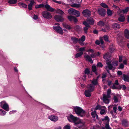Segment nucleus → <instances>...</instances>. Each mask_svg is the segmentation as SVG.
<instances>
[{"mask_svg":"<svg viewBox=\"0 0 129 129\" xmlns=\"http://www.w3.org/2000/svg\"><path fill=\"white\" fill-rule=\"evenodd\" d=\"M110 55L109 53H106L104 56V59L106 60V61L107 64L105 67V68L108 73H109V70H114L116 68L115 67L118 66V61H115L111 63V60L109 59Z\"/></svg>","mask_w":129,"mask_h":129,"instance_id":"nucleus-1","label":"nucleus"},{"mask_svg":"<svg viewBox=\"0 0 129 129\" xmlns=\"http://www.w3.org/2000/svg\"><path fill=\"white\" fill-rule=\"evenodd\" d=\"M68 119L70 122H73L74 125L79 128L82 127L85 123V122L82 120L79 119L72 115H70L69 117L68 118Z\"/></svg>","mask_w":129,"mask_h":129,"instance_id":"nucleus-2","label":"nucleus"},{"mask_svg":"<svg viewBox=\"0 0 129 129\" xmlns=\"http://www.w3.org/2000/svg\"><path fill=\"white\" fill-rule=\"evenodd\" d=\"M74 109L76 113L78 116L83 117L85 115V112L81 108L76 106L74 107Z\"/></svg>","mask_w":129,"mask_h":129,"instance_id":"nucleus-3","label":"nucleus"},{"mask_svg":"<svg viewBox=\"0 0 129 129\" xmlns=\"http://www.w3.org/2000/svg\"><path fill=\"white\" fill-rule=\"evenodd\" d=\"M111 90L110 89H108L107 91V95L103 94V100L104 102L106 104H108L109 102V99L110 97V93Z\"/></svg>","mask_w":129,"mask_h":129,"instance_id":"nucleus-4","label":"nucleus"},{"mask_svg":"<svg viewBox=\"0 0 129 129\" xmlns=\"http://www.w3.org/2000/svg\"><path fill=\"white\" fill-rule=\"evenodd\" d=\"M1 106L2 108L6 111H9V105L5 101H3L1 102Z\"/></svg>","mask_w":129,"mask_h":129,"instance_id":"nucleus-5","label":"nucleus"},{"mask_svg":"<svg viewBox=\"0 0 129 129\" xmlns=\"http://www.w3.org/2000/svg\"><path fill=\"white\" fill-rule=\"evenodd\" d=\"M42 14L44 18L48 19H50L52 17L51 14L47 11L43 12Z\"/></svg>","mask_w":129,"mask_h":129,"instance_id":"nucleus-6","label":"nucleus"},{"mask_svg":"<svg viewBox=\"0 0 129 129\" xmlns=\"http://www.w3.org/2000/svg\"><path fill=\"white\" fill-rule=\"evenodd\" d=\"M54 29L57 33L62 35L63 33V31L62 28L59 26H57L53 27Z\"/></svg>","mask_w":129,"mask_h":129,"instance_id":"nucleus-7","label":"nucleus"},{"mask_svg":"<svg viewBox=\"0 0 129 129\" xmlns=\"http://www.w3.org/2000/svg\"><path fill=\"white\" fill-rule=\"evenodd\" d=\"M98 12L101 16H104L105 15L106 11L103 8H100L98 10Z\"/></svg>","mask_w":129,"mask_h":129,"instance_id":"nucleus-8","label":"nucleus"},{"mask_svg":"<svg viewBox=\"0 0 129 129\" xmlns=\"http://www.w3.org/2000/svg\"><path fill=\"white\" fill-rule=\"evenodd\" d=\"M82 13L83 15L85 17H88L91 15L90 11L87 9H86L83 11Z\"/></svg>","mask_w":129,"mask_h":129,"instance_id":"nucleus-9","label":"nucleus"},{"mask_svg":"<svg viewBox=\"0 0 129 129\" xmlns=\"http://www.w3.org/2000/svg\"><path fill=\"white\" fill-rule=\"evenodd\" d=\"M48 118L52 121L56 122L58 119V117L55 115H51L48 117Z\"/></svg>","mask_w":129,"mask_h":129,"instance_id":"nucleus-10","label":"nucleus"},{"mask_svg":"<svg viewBox=\"0 0 129 129\" xmlns=\"http://www.w3.org/2000/svg\"><path fill=\"white\" fill-rule=\"evenodd\" d=\"M55 19L57 22H62L64 20V19L62 17L59 15H56L54 17Z\"/></svg>","mask_w":129,"mask_h":129,"instance_id":"nucleus-11","label":"nucleus"},{"mask_svg":"<svg viewBox=\"0 0 129 129\" xmlns=\"http://www.w3.org/2000/svg\"><path fill=\"white\" fill-rule=\"evenodd\" d=\"M122 125L125 127H127L129 126L128 122L126 119H123L122 121Z\"/></svg>","mask_w":129,"mask_h":129,"instance_id":"nucleus-12","label":"nucleus"},{"mask_svg":"<svg viewBox=\"0 0 129 129\" xmlns=\"http://www.w3.org/2000/svg\"><path fill=\"white\" fill-rule=\"evenodd\" d=\"M87 90L91 92L93 91L94 89V86L91 84H88L87 86Z\"/></svg>","mask_w":129,"mask_h":129,"instance_id":"nucleus-13","label":"nucleus"},{"mask_svg":"<svg viewBox=\"0 0 129 129\" xmlns=\"http://www.w3.org/2000/svg\"><path fill=\"white\" fill-rule=\"evenodd\" d=\"M44 7L47 10V11L53 12L54 11V9L51 7L49 5L46 4L44 5Z\"/></svg>","mask_w":129,"mask_h":129,"instance_id":"nucleus-14","label":"nucleus"},{"mask_svg":"<svg viewBox=\"0 0 129 129\" xmlns=\"http://www.w3.org/2000/svg\"><path fill=\"white\" fill-rule=\"evenodd\" d=\"M112 27L115 30L119 29L120 27V25L117 23H115L112 24Z\"/></svg>","mask_w":129,"mask_h":129,"instance_id":"nucleus-15","label":"nucleus"},{"mask_svg":"<svg viewBox=\"0 0 129 129\" xmlns=\"http://www.w3.org/2000/svg\"><path fill=\"white\" fill-rule=\"evenodd\" d=\"M30 3L28 5V8L29 10L32 9V7L33 5L36 4L35 2L33 0L30 1Z\"/></svg>","mask_w":129,"mask_h":129,"instance_id":"nucleus-16","label":"nucleus"},{"mask_svg":"<svg viewBox=\"0 0 129 129\" xmlns=\"http://www.w3.org/2000/svg\"><path fill=\"white\" fill-rule=\"evenodd\" d=\"M84 57L86 61L90 62L91 63H93L92 60L89 55H86L84 56Z\"/></svg>","mask_w":129,"mask_h":129,"instance_id":"nucleus-17","label":"nucleus"},{"mask_svg":"<svg viewBox=\"0 0 129 129\" xmlns=\"http://www.w3.org/2000/svg\"><path fill=\"white\" fill-rule=\"evenodd\" d=\"M87 22L90 24H94V21L93 19L91 17L87 18Z\"/></svg>","mask_w":129,"mask_h":129,"instance_id":"nucleus-18","label":"nucleus"},{"mask_svg":"<svg viewBox=\"0 0 129 129\" xmlns=\"http://www.w3.org/2000/svg\"><path fill=\"white\" fill-rule=\"evenodd\" d=\"M120 95L119 94H117L116 95L114 96V102L115 103H117L119 102V99Z\"/></svg>","mask_w":129,"mask_h":129,"instance_id":"nucleus-19","label":"nucleus"},{"mask_svg":"<svg viewBox=\"0 0 129 129\" xmlns=\"http://www.w3.org/2000/svg\"><path fill=\"white\" fill-rule=\"evenodd\" d=\"M124 36L126 38L129 39V31L127 29L125 30Z\"/></svg>","mask_w":129,"mask_h":129,"instance_id":"nucleus-20","label":"nucleus"},{"mask_svg":"<svg viewBox=\"0 0 129 129\" xmlns=\"http://www.w3.org/2000/svg\"><path fill=\"white\" fill-rule=\"evenodd\" d=\"M71 40L73 43L76 44L78 42L79 40H78V38H76L75 37H73L71 38Z\"/></svg>","mask_w":129,"mask_h":129,"instance_id":"nucleus-21","label":"nucleus"},{"mask_svg":"<svg viewBox=\"0 0 129 129\" xmlns=\"http://www.w3.org/2000/svg\"><path fill=\"white\" fill-rule=\"evenodd\" d=\"M123 79L126 82H129V76L123 74Z\"/></svg>","mask_w":129,"mask_h":129,"instance_id":"nucleus-22","label":"nucleus"},{"mask_svg":"<svg viewBox=\"0 0 129 129\" xmlns=\"http://www.w3.org/2000/svg\"><path fill=\"white\" fill-rule=\"evenodd\" d=\"M91 92V91H89L88 90H85L84 92L85 95L86 97H89L91 95L90 93Z\"/></svg>","mask_w":129,"mask_h":129,"instance_id":"nucleus-23","label":"nucleus"},{"mask_svg":"<svg viewBox=\"0 0 129 129\" xmlns=\"http://www.w3.org/2000/svg\"><path fill=\"white\" fill-rule=\"evenodd\" d=\"M102 108H103V109H101L100 111V114L101 115L103 114H105V112L106 111V107L104 106H103Z\"/></svg>","mask_w":129,"mask_h":129,"instance_id":"nucleus-24","label":"nucleus"},{"mask_svg":"<svg viewBox=\"0 0 129 129\" xmlns=\"http://www.w3.org/2000/svg\"><path fill=\"white\" fill-rule=\"evenodd\" d=\"M91 115L92 117L93 118L96 117L97 119H98V116L96 114V111H94L91 113Z\"/></svg>","mask_w":129,"mask_h":129,"instance_id":"nucleus-25","label":"nucleus"},{"mask_svg":"<svg viewBox=\"0 0 129 129\" xmlns=\"http://www.w3.org/2000/svg\"><path fill=\"white\" fill-rule=\"evenodd\" d=\"M91 83L94 86L95 85H98V80L96 79H93L91 81Z\"/></svg>","mask_w":129,"mask_h":129,"instance_id":"nucleus-26","label":"nucleus"},{"mask_svg":"<svg viewBox=\"0 0 129 129\" xmlns=\"http://www.w3.org/2000/svg\"><path fill=\"white\" fill-rule=\"evenodd\" d=\"M84 72L85 74H87L88 75V77H89L90 78V77H89V75L91 74H90V71L89 70L88 68H86L85 69Z\"/></svg>","mask_w":129,"mask_h":129,"instance_id":"nucleus-27","label":"nucleus"},{"mask_svg":"<svg viewBox=\"0 0 129 129\" xmlns=\"http://www.w3.org/2000/svg\"><path fill=\"white\" fill-rule=\"evenodd\" d=\"M62 25L63 26L69 30L71 29V27L69 25L65 23H63Z\"/></svg>","mask_w":129,"mask_h":129,"instance_id":"nucleus-28","label":"nucleus"},{"mask_svg":"<svg viewBox=\"0 0 129 129\" xmlns=\"http://www.w3.org/2000/svg\"><path fill=\"white\" fill-rule=\"evenodd\" d=\"M102 121H104L105 120L107 121L106 123H109V118L108 117V116H106L104 117V118H102Z\"/></svg>","mask_w":129,"mask_h":129,"instance_id":"nucleus-29","label":"nucleus"},{"mask_svg":"<svg viewBox=\"0 0 129 129\" xmlns=\"http://www.w3.org/2000/svg\"><path fill=\"white\" fill-rule=\"evenodd\" d=\"M73 15H75L76 17H78L80 16V14L79 11L75 10Z\"/></svg>","mask_w":129,"mask_h":129,"instance_id":"nucleus-30","label":"nucleus"},{"mask_svg":"<svg viewBox=\"0 0 129 129\" xmlns=\"http://www.w3.org/2000/svg\"><path fill=\"white\" fill-rule=\"evenodd\" d=\"M120 17L118 18L119 21L121 22H123L125 20L124 17L123 15L121 16L120 15Z\"/></svg>","mask_w":129,"mask_h":129,"instance_id":"nucleus-31","label":"nucleus"},{"mask_svg":"<svg viewBox=\"0 0 129 129\" xmlns=\"http://www.w3.org/2000/svg\"><path fill=\"white\" fill-rule=\"evenodd\" d=\"M75 10L73 8H71L69 9L68 10V12L70 14H72L73 15Z\"/></svg>","mask_w":129,"mask_h":129,"instance_id":"nucleus-32","label":"nucleus"},{"mask_svg":"<svg viewBox=\"0 0 129 129\" xmlns=\"http://www.w3.org/2000/svg\"><path fill=\"white\" fill-rule=\"evenodd\" d=\"M83 54L82 52H80L76 54L75 55V58H77L81 56Z\"/></svg>","mask_w":129,"mask_h":129,"instance_id":"nucleus-33","label":"nucleus"},{"mask_svg":"<svg viewBox=\"0 0 129 129\" xmlns=\"http://www.w3.org/2000/svg\"><path fill=\"white\" fill-rule=\"evenodd\" d=\"M6 113V112L1 109H0V115L1 116H4Z\"/></svg>","mask_w":129,"mask_h":129,"instance_id":"nucleus-34","label":"nucleus"},{"mask_svg":"<svg viewBox=\"0 0 129 129\" xmlns=\"http://www.w3.org/2000/svg\"><path fill=\"white\" fill-rule=\"evenodd\" d=\"M18 5L20 7H21L24 8H26L27 7V6L26 5L22 3H19Z\"/></svg>","mask_w":129,"mask_h":129,"instance_id":"nucleus-35","label":"nucleus"},{"mask_svg":"<svg viewBox=\"0 0 129 129\" xmlns=\"http://www.w3.org/2000/svg\"><path fill=\"white\" fill-rule=\"evenodd\" d=\"M44 7V5L43 4H40L39 5H36L35 6V8L36 9L40 8H43Z\"/></svg>","mask_w":129,"mask_h":129,"instance_id":"nucleus-36","label":"nucleus"},{"mask_svg":"<svg viewBox=\"0 0 129 129\" xmlns=\"http://www.w3.org/2000/svg\"><path fill=\"white\" fill-rule=\"evenodd\" d=\"M92 71L95 73H96V66H92Z\"/></svg>","mask_w":129,"mask_h":129,"instance_id":"nucleus-37","label":"nucleus"},{"mask_svg":"<svg viewBox=\"0 0 129 129\" xmlns=\"http://www.w3.org/2000/svg\"><path fill=\"white\" fill-rule=\"evenodd\" d=\"M128 10L129 8L127 7L126 8L122 10L121 12H122L124 14L126 13L128 11Z\"/></svg>","mask_w":129,"mask_h":129,"instance_id":"nucleus-38","label":"nucleus"},{"mask_svg":"<svg viewBox=\"0 0 129 129\" xmlns=\"http://www.w3.org/2000/svg\"><path fill=\"white\" fill-rule=\"evenodd\" d=\"M82 0H68L69 2H71L73 3L76 2L78 3H81Z\"/></svg>","mask_w":129,"mask_h":129,"instance_id":"nucleus-39","label":"nucleus"},{"mask_svg":"<svg viewBox=\"0 0 129 129\" xmlns=\"http://www.w3.org/2000/svg\"><path fill=\"white\" fill-rule=\"evenodd\" d=\"M17 2V0H9L8 1V3L10 4H15Z\"/></svg>","mask_w":129,"mask_h":129,"instance_id":"nucleus-40","label":"nucleus"},{"mask_svg":"<svg viewBox=\"0 0 129 129\" xmlns=\"http://www.w3.org/2000/svg\"><path fill=\"white\" fill-rule=\"evenodd\" d=\"M71 126L70 124H68L65 126L63 129H70Z\"/></svg>","mask_w":129,"mask_h":129,"instance_id":"nucleus-41","label":"nucleus"},{"mask_svg":"<svg viewBox=\"0 0 129 129\" xmlns=\"http://www.w3.org/2000/svg\"><path fill=\"white\" fill-rule=\"evenodd\" d=\"M56 12L57 13L60 14L62 15L64 13L63 11L59 9H57L56 10Z\"/></svg>","mask_w":129,"mask_h":129,"instance_id":"nucleus-42","label":"nucleus"},{"mask_svg":"<svg viewBox=\"0 0 129 129\" xmlns=\"http://www.w3.org/2000/svg\"><path fill=\"white\" fill-rule=\"evenodd\" d=\"M83 24H84L85 25V26H86L85 27H90V26L89 25V24L86 21H84L83 22Z\"/></svg>","mask_w":129,"mask_h":129,"instance_id":"nucleus-43","label":"nucleus"},{"mask_svg":"<svg viewBox=\"0 0 129 129\" xmlns=\"http://www.w3.org/2000/svg\"><path fill=\"white\" fill-rule=\"evenodd\" d=\"M74 17L71 15L69 16H68V19L70 21H72L73 20V19H74Z\"/></svg>","mask_w":129,"mask_h":129,"instance_id":"nucleus-44","label":"nucleus"},{"mask_svg":"<svg viewBox=\"0 0 129 129\" xmlns=\"http://www.w3.org/2000/svg\"><path fill=\"white\" fill-rule=\"evenodd\" d=\"M104 127L105 129H112L109 125V123H106Z\"/></svg>","mask_w":129,"mask_h":129,"instance_id":"nucleus-45","label":"nucleus"},{"mask_svg":"<svg viewBox=\"0 0 129 129\" xmlns=\"http://www.w3.org/2000/svg\"><path fill=\"white\" fill-rule=\"evenodd\" d=\"M103 38L105 41H106L110 42L108 40L109 37L106 35L104 36L103 37Z\"/></svg>","mask_w":129,"mask_h":129,"instance_id":"nucleus-46","label":"nucleus"},{"mask_svg":"<svg viewBox=\"0 0 129 129\" xmlns=\"http://www.w3.org/2000/svg\"><path fill=\"white\" fill-rule=\"evenodd\" d=\"M72 6L73 7L78 8L80 7V5L79 4H74L72 5Z\"/></svg>","mask_w":129,"mask_h":129,"instance_id":"nucleus-47","label":"nucleus"},{"mask_svg":"<svg viewBox=\"0 0 129 129\" xmlns=\"http://www.w3.org/2000/svg\"><path fill=\"white\" fill-rule=\"evenodd\" d=\"M74 29L77 31H79L80 30V26L78 25L75 26L74 27Z\"/></svg>","mask_w":129,"mask_h":129,"instance_id":"nucleus-48","label":"nucleus"},{"mask_svg":"<svg viewBox=\"0 0 129 129\" xmlns=\"http://www.w3.org/2000/svg\"><path fill=\"white\" fill-rule=\"evenodd\" d=\"M112 11L109 9L107 10V14L108 16H111L112 14Z\"/></svg>","mask_w":129,"mask_h":129,"instance_id":"nucleus-49","label":"nucleus"},{"mask_svg":"<svg viewBox=\"0 0 129 129\" xmlns=\"http://www.w3.org/2000/svg\"><path fill=\"white\" fill-rule=\"evenodd\" d=\"M100 5L105 8H108V6L105 3H102L100 4Z\"/></svg>","mask_w":129,"mask_h":129,"instance_id":"nucleus-50","label":"nucleus"},{"mask_svg":"<svg viewBox=\"0 0 129 129\" xmlns=\"http://www.w3.org/2000/svg\"><path fill=\"white\" fill-rule=\"evenodd\" d=\"M98 24L100 26H104V23L102 21H100L98 23Z\"/></svg>","mask_w":129,"mask_h":129,"instance_id":"nucleus-51","label":"nucleus"},{"mask_svg":"<svg viewBox=\"0 0 129 129\" xmlns=\"http://www.w3.org/2000/svg\"><path fill=\"white\" fill-rule=\"evenodd\" d=\"M78 40H80L81 41L83 42L85 40V37L84 36H83L80 39H79Z\"/></svg>","mask_w":129,"mask_h":129,"instance_id":"nucleus-52","label":"nucleus"},{"mask_svg":"<svg viewBox=\"0 0 129 129\" xmlns=\"http://www.w3.org/2000/svg\"><path fill=\"white\" fill-rule=\"evenodd\" d=\"M88 27H85L83 28L84 31V33L86 34H87V30L88 29Z\"/></svg>","mask_w":129,"mask_h":129,"instance_id":"nucleus-53","label":"nucleus"},{"mask_svg":"<svg viewBox=\"0 0 129 129\" xmlns=\"http://www.w3.org/2000/svg\"><path fill=\"white\" fill-rule=\"evenodd\" d=\"M53 1L54 2L59 4H62V5H63L64 4V3L60 1H57L56 0H54Z\"/></svg>","mask_w":129,"mask_h":129,"instance_id":"nucleus-54","label":"nucleus"},{"mask_svg":"<svg viewBox=\"0 0 129 129\" xmlns=\"http://www.w3.org/2000/svg\"><path fill=\"white\" fill-rule=\"evenodd\" d=\"M86 75L85 74H84L82 77V80L83 81H85L86 80Z\"/></svg>","mask_w":129,"mask_h":129,"instance_id":"nucleus-55","label":"nucleus"},{"mask_svg":"<svg viewBox=\"0 0 129 129\" xmlns=\"http://www.w3.org/2000/svg\"><path fill=\"white\" fill-rule=\"evenodd\" d=\"M97 66L100 67H102L103 66V65L101 63L99 62L97 64Z\"/></svg>","mask_w":129,"mask_h":129,"instance_id":"nucleus-56","label":"nucleus"},{"mask_svg":"<svg viewBox=\"0 0 129 129\" xmlns=\"http://www.w3.org/2000/svg\"><path fill=\"white\" fill-rule=\"evenodd\" d=\"M101 107L99 105H97L95 108V110H97L98 109H101Z\"/></svg>","mask_w":129,"mask_h":129,"instance_id":"nucleus-57","label":"nucleus"},{"mask_svg":"<svg viewBox=\"0 0 129 129\" xmlns=\"http://www.w3.org/2000/svg\"><path fill=\"white\" fill-rule=\"evenodd\" d=\"M85 47L80 48H79V51L81 52L82 51H84L85 50Z\"/></svg>","mask_w":129,"mask_h":129,"instance_id":"nucleus-58","label":"nucleus"},{"mask_svg":"<svg viewBox=\"0 0 129 129\" xmlns=\"http://www.w3.org/2000/svg\"><path fill=\"white\" fill-rule=\"evenodd\" d=\"M100 42L102 44H103L104 43V42L103 41V38L102 37H100Z\"/></svg>","mask_w":129,"mask_h":129,"instance_id":"nucleus-59","label":"nucleus"},{"mask_svg":"<svg viewBox=\"0 0 129 129\" xmlns=\"http://www.w3.org/2000/svg\"><path fill=\"white\" fill-rule=\"evenodd\" d=\"M124 65L122 63H121L119 65V67L120 69H122L124 68Z\"/></svg>","mask_w":129,"mask_h":129,"instance_id":"nucleus-60","label":"nucleus"},{"mask_svg":"<svg viewBox=\"0 0 129 129\" xmlns=\"http://www.w3.org/2000/svg\"><path fill=\"white\" fill-rule=\"evenodd\" d=\"M113 109L114 111V112L116 113V111L117 110V108L116 107H113Z\"/></svg>","mask_w":129,"mask_h":129,"instance_id":"nucleus-61","label":"nucleus"},{"mask_svg":"<svg viewBox=\"0 0 129 129\" xmlns=\"http://www.w3.org/2000/svg\"><path fill=\"white\" fill-rule=\"evenodd\" d=\"M33 19L35 20H36L38 18V17L37 15H34V17L33 18Z\"/></svg>","mask_w":129,"mask_h":129,"instance_id":"nucleus-62","label":"nucleus"},{"mask_svg":"<svg viewBox=\"0 0 129 129\" xmlns=\"http://www.w3.org/2000/svg\"><path fill=\"white\" fill-rule=\"evenodd\" d=\"M87 52H91L92 53H93L94 52V51L93 50L90 49L88 50Z\"/></svg>","mask_w":129,"mask_h":129,"instance_id":"nucleus-63","label":"nucleus"},{"mask_svg":"<svg viewBox=\"0 0 129 129\" xmlns=\"http://www.w3.org/2000/svg\"><path fill=\"white\" fill-rule=\"evenodd\" d=\"M95 43L97 45H99L100 44V42L98 40H96L95 42Z\"/></svg>","mask_w":129,"mask_h":129,"instance_id":"nucleus-64","label":"nucleus"}]
</instances>
